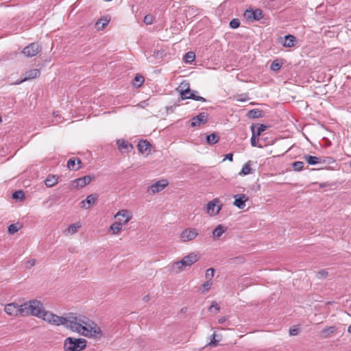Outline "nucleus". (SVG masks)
<instances>
[{"instance_id":"obj_1","label":"nucleus","mask_w":351,"mask_h":351,"mask_svg":"<svg viewBox=\"0 0 351 351\" xmlns=\"http://www.w3.org/2000/svg\"><path fill=\"white\" fill-rule=\"evenodd\" d=\"M71 330L89 338L99 339L103 335L102 330L96 323L84 316L75 314Z\"/></svg>"},{"instance_id":"obj_2","label":"nucleus","mask_w":351,"mask_h":351,"mask_svg":"<svg viewBox=\"0 0 351 351\" xmlns=\"http://www.w3.org/2000/svg\"><path fill=\"white\" fill-rule=\"evenodd\" d=\"M22 317L32 315L39 317L44 308L43 304L37 300H32L22 304Z\"/></svg>"},{"instance_id":"obj_3","label":"nucleus","mask_w":351,"mask_h":351,"mask_svg":"<svg viewBox=\"0 0 351 351\" xmlns=\"http://www.w3.org/2000/svg\"><path fill=\"white\" fill-rule=\"evenodd\" d=\"M87 341L85 339L69 337L64 341V351H82L86 347Z\"/></svg>"},{"instance_id":"obj_4","label":"nucleus","mask_w":351,"mask_h":351,"mask_svg":"<svg viewBox=\"0 0 351 351\" xmlns=\"http://www.w3.org/2000/svg\"><path fill=\"white\" fill-rule=\"evenodd\" d=\"M177 90L180 93V97L183 100L186 99H191L202 102L206 101V99L203 97H195V93H196V91L191 92L189 84L188 82H182L178 87Z\"/></svg>"},{"instance_id":"obj_5","label":"nucleus","mask_w":351,"mask_h":351,"mask_svg":"<svg viewBox=\"0 0 351 351\" xmlns=\"http://www.w3.org/2000/svg\"><path fill=\"white\" fill-rule=\"evenodd\" d=\"M74 313H68L65 317L58 316L53 313L52 319H51V324L55 326H64L66 328L71 330V326H72L74 318Z\"/></svg>"},{"instance_id":"obj_6","label":"nucleus","mask_w":351,"mask_h":351,"mask_svg":"<svg viewBox=\"0 0 351 351\" xmlns=\"http://www.w3.org/2000/svg\"><path fill=\"white\" fill-rule=\"evenodd\" d=\"M221 208L222 204L217 198H215L206 204V212L211 216L216 215L219 213Z\"/></svg>"},{"instance_id":"obj_7","label":"nucleus","mask_w":351,"mask_h":351,"mask_svg":"<svg viewBox=\"0 0 351 351\" xmlns=\"http://www.w3.org/2000/svg\"><path fill=\"white\" fill-rule=\"evenodd\" d=\"M22 304L19 305L16 303L12 302L5 306L4 311L11 316H21L22 317Z\"/></svg>"},{"instance_id":"obj_8","label":"nucleus","mask_w":351,"mask_h":351,"mask_svg":"<svg viewBox=\"0 0 351 351\" xmlns=\"http://www.w3.org/2000/svg\"><path fill=\"white\" fill-rule=\"evenodd\" d=\"M198 234L197 229L189 228L184 229L181 232L180 238L182 242H188L194 240L197 237Z\"/></svg>"},{"instance_id":"obj_9","label":"nucleus","mask_w":351,"mask_h":351,"mask_svg":"<svg viewBox=\"0 0 351 351\" xmlns=\"http://www.w3.org/2000/svg\"><path fill=\"white\" fill-rule=\"evenodd\" d=\"M41 46L37 43H32L26 46L23 50V53L28 58H31L37 55L41 50Z\"/></svg>"},{"instance_id":"obj_10","label":"nucleus","mask_w":351,"mask_h":351,"mask_svg":"<svg viewBox=\"0 0 351 351\" xmlns=\"http://www.w3.org/2000/svg\"><path fill=\"white\" fill-rule=\"evenodd\" d=\"M244 16L249 21H259L263 17V11L260 9H247L244 12Z\"/></svg>"},{"instance_id":"obj_11","label":"nucleus","mask_w":351,"mask_h":351,"mask_svg":"<svg viewBox=\"0 0 351 351\" xmlns=\"http://www.w3.org/2000/svg\"><path fill=\"white\" fill-rule=\"evenodd\" d=\"M169 182L167 180H160L154 184L150 185L147 188V191H151L152 194H156L162 191L167 185Z\"/></svg>"},{"instance_id":"obj_12","label":"nucleus","mask_w":351,"mask_h":351,"mask_svg":"<svg viewBox=\"0 0 351 351\" xmlns=\"http://www.w3.org/2000/svg\"><path fill=\"white\" fill-rule=\"evenodd\" d=\"M208 114L206 112H201L192 119L191 126L197 127L202 124H204L208 121Z\"/></svg>"},{"instance_id":"obj_13","label":"nucleus","mask_w":351,"mask_h":351,"mask_svg":"<svg viewBox=\"0 0 351 351\" xmlns=\"http://www.w3.org/2000/svg\"><path fill=\"white\" fill-rule=\"evenodd\" d=\"M234 198L233 205L239 209H243L245 206V202L249 199L248 196L242 193L234 195Z\"/></svg>"},{"instance_id":"obj_14","label":"nucleus","mask_w":351,"mask_h":351,"mask_svg":"<svg viewBox=\"0 0 351 351\" xmlns=\"http://www.w3.org/2000/svg\"><path fill=\"white\" fill-rule=\"evenodd\" d=\"M199 260V257L194 253H191L189 255L184 256L181 261V265H184L185 267L191 266Z\"/></svg>"},{"instance_id":"obj_15","label":"nucleus","mask_w":351,"mask_h":351,"mask_svg":"<svg viewBox=\"0 0 351 351\" xmlns=\"http://www.w3.org/2000/svg\"><path fill=\"white\" fill-rule=\"evenodd\" d=\"M98 198L97 194H90L86 198L80 202L81 207L85 209L89 208L93 204L95 203Z\"/></svg>"},{"instance_id":"obj_16","label":"nucleus","mask_w":351,"mask_h":351,"mask_svg":"<svg viewBox=\"0 0 351 351\" xmlns=\"http://www.w3.org/2000/svg\"><path fill=\"white\" fill-rule=\"evenodd\" d=\"M122 217L124 220L122 221L123 224H126L129 222L132 218V214L128 210L123 209L119 210L114 215L115 218Z\"/></svg>"},{"instance_id":"obj_17","label":"nucleus","mask_w":351,"mask_h":351,"mask_svg":"<svg viewBox=\"0 0 351 351\" xmlns=\"http://www.w3.org/2000/svg\"><path fill=\"white\" fill-rule=\"evenodd\" d=\"M81 160L77 158H71L67 162V167L72 171L79 170L81 167Z\"/></svg>"},{"instance_id":"obj_18","label":"nucleus","mask_w":351,"mask_h":351,"mask_svg":"<svg viewBox=\"0 0 351 351\" xmlns=\"http://www.w3.org/2000/svg\"><path fill=\"white\" fill-rule=\"evenodd\" d=\"M40 75V71L39 69H34L27 71L25 74V77L23 80H21L19 83L23 82L26 80L35 79L39 77Z\"/></svg>"},{"instance_id":"obj_19","label":"nucleus","mask_w":351,"mask_h":351,"mask_svg":"<svg viewBox=\"0 0 351 351\" xmlns=\"http://www.w3.org/2000/svg\"><path fill=\"white\" fill-rule=\"evenodd\" d=\"M92 178L90 176H85L75 179L73 182L76 184V187L83 188L90 182Z\"/></svg>"},{"instance_id":"obj_20","label":"nucleus","mask_w":351,"mask_h":351,"mask_svg":"<svg viewBox=\"0 0 351 351\" xmlns=\"http://www.w3.org/2000/svg\"><path fill=\"white\" fill-rule=\"evenodd\" d=\"M295 37L293 35L288 34L284 37L282 46L285 47H291L295 45Z\"/></svg>"},{"instance_id":"obj_21","label":"nucleus","mask_w":351,"mask_h":351,"mask_svg":"<svg viewBox=\"0 0 351 351\" xmlns=\"http://www.w3.org/2000/svg\"><path fill=\"white\" fill-rule=\"evenodd\" d=\"M247 116L250 119H258L264 117V112L259 109H252L247 112Z\"/></svg>"},{"instance_id":"obj_22","label":"nucleus","mask_w":351,"mask_h":351,"mask_svg":"<svg viewBox=\"0 0 351 351\" xmlns=\"http://www.w3.org/2000/svg\"><path fill=\"white\" fill-rule=\"evenodd\" d=\"M117 146H118V149L121 151L122 150H125V151H129V149H132L133 148L132 144H130L129 142H128L127 141L125 140H118L117 141Z\"/></svg>"},{"instance_id":"obj_23","label":"nucleus","mask_w":351,"mask_h":351,"mask_svg":"<svg viewBox=\"0 0 351 351\" xmlns=\"http://www.w3.org/2000/svg\"><path fill=\"white\" fill-rule=\"evenodd\" d=\"M303 158L308 162L310 165H315L322 162V159L317 156H313L311 155H304Z\"/></svg>"},{"instance_id":"obj_24","label":"nucleus","mask_w":351,"mask_h":351,"mask_svg":"<svg viewBox=\"0 0 351 351\" xmlns=\"http://www.w3.org/2000/svg\"><path fill=\"white\" fill-rule=\"evenodd\" d=\"M123 223H122V220L119 218V221H115L114 223H113L111 226H110V230L112 231V233L114 234H118L120 231L122 230V227H123Z\"/></svg>"},{"instance_id":"obj_25","label":"nucleus","mask_w":351,"mask_h":351,"mask_svg":"<svg viewBox=\"0 0 351 351\" xmlns=\"http://www.w3.org/2000/svg\"><path fill=\"white\" fill-rule=\"evenodd\" d=\"M336 327L334 326L324 328L320 332V335L323 338H328L336 331Z\"/></svg>"},{"instance_id":"obj_26","label":"nucleus","mask_w":351,"mask_h":351,"mask_svg":"<svg viewBox=\"0 0 351 351\" xmlns=\"http://www.w3.org/2000/svg\"><path fill=\"white\" fill-rule=\"evenodd\" d=\"M250 128H251L252 133V137L250 139L252 146L262 147V146L261 145L258 144L259 139L258 138V136L255 134L256 126L254 125H251Z\"/></svg>"},{"instance_id":"obj_27","label":"nucleus","mask_w":351,"mask_h":351,"mask_svg":"<svg viewBox=\"0 0 351 351\" xmlns=\"http://www.w3.org/2000/svg\"><path fill=\"white\" fill-rule=\"evenodd\" d=\"M227 228L219 224L213 231V235L214 238H219L223 232H226Z\"/></svg>"},{"instance_id":"obj_28","label":"nucleus","mask_w":351,"mask_h":351,"mask_svg":"<svg viewBox=\"0 0 351 351\" xmlns=\"http://www.w3.org/2000/svg\"><path fill=\"white\" fill-rule=\"evenodd\" d=\"M219 139V136L216 133H212L206 136V143L210 145L218 143Z\"/></svg>"},{"instance_id":"obj_29","label":"nucleus","mask_w":351,"mask_h":351,"mask_svg":"<svg viewBox=\"0 0 351 351\" xmlns=\"http://www.w3.org/2000/svg\"><path fill=\"white\" fill-rule=\"evenodd\" d=\"M151 147V144L147 140H141L138 144V149L141 153H145Z\"/></svg>"},{"instance_id":"obj_30","label":"nucleus","mask_w":351,"mask_h":351,"mask_svg":"<svg viewBox=\"0 0 351 351\" xmlns=\"http://www.w3.org/2000/svg\"><path fill=\"white\" fill-rule=\"evenodd\" d=\"M58 182V178L53 175H49L45 180V184L47 187H52Z\"/></svg>"},{"instance_id":"obj_31","label":"nucleus","mask_w":351,"mask_h":351,"mask_svg":"<svg viewBox=\"0 0 351 351\" xmlns=\"http://www.w3.org/2000/svg\"><path fill=\"white\" fill-rule=\"evenodd\" d=\"M40 316L38 318H42L45 322H48L51 324V319H52L53 313L51 312L45 311L43 308L42 313L40 315Z\"/></svg>"},{"instance_id":"obj_32","label":"nucleus","mask_w":351,"mask_h":351,"mask_svg":"<svg viewBox=\"0 0 351 351\" xmlns=\"http://www.w3.org/2000/svg\"><path fill=\"white\" fill-rule=\"evenodd\" d=\"M80 227H81L80 223H79V222L78 223H75L70 225L67 228L66 231L68 232L69 234H75L78 230V229Z\"/></svg>"},{"instance_id":"obj_33","label":"nucleus","mask_w":351,"mask_h":351,"mask_svg":"<svg viewBox=\"0 0 351 351\" xmlns=\"http://www.w3.org/2000/svg\"><path fill=\"white\" fill-rule=\"evenodd\" d=\"M109 21L106 19H100L97 23L96 26H97L98 29H104L107 25L108 24Z\"/></svg>"},{"instance_id":"obj_34","label":"nucleus","mask_w":351,"mask_h":351,"mask_svg":"<svg viewBox=\"0 0 351 351\" xmlns=\"http://www.w3.org/2000/svg\"><path fill=\"white\" fill-rule=\"evenodd\" d=\"M256 126L255 129V134L257 136H260L263 132H264L268 126L264 124H257L254 125Z\"/></svg>"},{"instance_id":"obj_35","label":"nucleus","mask_w":351,"mask_h":351,"mask_svg":"<svg viewBox=\"0 0 351 351\" xmlns=\"http://www.w3.org/2000/svg\"><path fill=\"white\" fill-rule=\"evenodd\" d=\"M250 162L251 161H248L243 165L241 172L239 173L240 175H247L251 173Z\"/></svg>"},{"instance_id":"obj_36","label":"nucleus","mask_w":351,"mask_h":351,"mask_svg":"<svg viewBox=\"0 0 351 351\" xmlns=\"http://www.w3.org/2000/svg\"><path fill=\"white\" fill-rule=\"evenodd\" d=\"M184 267H185L184 265H181L180 261H176L173 263L172 265V271L178 273L182 271L184 269Z\"/></svg>"},{"instance_id":"obj_37","label":"nucleus","mask_w":351,"mask_h":351,"mask_svg":"<svg viewBox=\"0 0 351 351\" xmlns=\"http://www.w3.org/2000/svg\"><path fill=\"white\" fill-rule=\"evenodd\" d=\"M195 58V53L189 51L184 55V60L186 63H191Z\"/></svg>"},{"instance_id":"obj_38","label":"nucleus","mask_w":351,"mask_h":351,"mask_svg":"<svg viewBox=\"0 0 351 351\" xmlns=\"http://www.w3.org/2000/svg\"><path fill=\"white\" fill-rule=\"evenodd\" d=\"M281 66L282 62H280L278 60H275L271 64L270 69L271 71H278L280 69Z\"/></svg>"},{"instance_id":"obj_39","label":"nucleus","mask_w":351,"mask_h":351,"mask_svg":"<svg viewBox=\"0 0 351 351\" xmlns=\"http://www.w3.org/2000/svg\"><path fill=\"white\" fill-rule=\"evenodd\" d=\"M144 80V77L142 75H137L134 78V85L137 87H139L143 84Z\"/></svg>"},{"instance_id":"obj_40","label":"nucleus","mask_w":351,"mask_h":351,"mask_svg":"<svg viewBox=\"0 0 351 351\" xmlns=\"http://www.w3.org/2000/svg\"><path fill=\"white\" fill-rule=\"evenodd\" d=\"M304 163L302 161H295L293 163L292 167L295 171H301L303 169Z\"/></svg>"},{"instance_id":"obj_41","label":"nucleus","mask_w":351,"mask_h":351,"mask_svg":"<svg viewBox=\"0 0 351 351\" xmlns=\"http://www.w3.org/2000/svg\"><path fill=\"white\" fill-rule=\"evenodd\" d=\"M213 280H206L203 285H202V287H203V290L202 291V293H205L206 292H207L208 291L210 290L211 286L213 285Z\"/></svg>"},{"instance_id":"obj_42","label":"nucleus","mask_w":351,"mask_h":351,"mask_svg":"<svg viewBox=\"0 0 351 351\" xmlns=\"http://www.w3.org/2000/svg\"><path fill=\"white\" fill-rule=\"evenodd\" d=\"M25 197V193L23 191H16L12 193V198L14 199H22Z\"/></svg>"},{"instance_id":"obj_43","label":"nucleus","mask_w":351,"mask_h":351,"mask_svg":"<svg viewBox=\"0 0 351 351\" xmlns=\"http://www.w3.org/2000/svg\"><path fill=\"white\" fill-rule=\"evenodd\" d=\"M215 269L213 268H209L206 270L205 274V278L206 280H213L212 278L214 276Z\"/></svg>"},{"instance_id":"obj_44","label":"nucleus","mask_w":351,"mask_h":351,"mask_svg":"<svg viewBox=\"0 0 351 351\" xmlns=\"http://www.w3.org/2000/svg\"><path fill=\"white\" fill-rule=\"evenodd\" d=\"M328 271L325 269H321L316 273V277L318 279L326 278L328 276Z\"/></svg>"},{"instance_id":"obj_45","label":"nucleus","mask_w":351,"mask_h":351,"mask_svg":"<svg viewBox=\"0 0 351 351\" xmlns=\"http://www.w3.org/2000/svg\"><path fill=\"white\" fill-rule=\"evenodd\" d=\"M154 20V17L153 15H152V14H147L144 17L143 22L146 25H151V24L153 23Z\"/></svg>"},{"instance_id":"obj_46","label":"nucleus","mask_w":351,"mask_h":351,"mask_svg":"<svg viewBox=\"0 0 351 351\" xmlns=\"http://www.w3.org/2000/svg\"><path fill=\"white\" fill-rule=\"evenodd\" d=\"M240 25V21L238 19H233L230 22V27L232 29H236Z\"/></svg>"},{"instance_id":"obj_47","label":"nucleus","mask_w":351,"mask_h":351,"mask_svg":"<svg viewBox=\"0 0 351 351\" xmlns=\"http://www.w3.org/2000/svg\"><path fill=\"white\" fill-rule=\"evenodd\" d=\"M18 231V228L14 223L10 225L8 228V232L10 234H13Z\"/></svg>"},{"instance_id":"obj_48","label":"nucleus","mask_w":351,"mask_h":351,"mask_svg":"<svg viewBox=\"0 0 351 351\" xmlns=\"http://www.w3.org/2000/svg\"><path fill=\"white\" fill-rule=\"evenodd\" d=\"M215 336L216 335L215 332L211 335V340L210 342L208 343L209 346L215 347L218 345L219 340L215 339Z\"/></svg>"},{"instance_id":"obj_49","label":"nucleus","mask_w":351,"mask_h":351,"mask_svg":"<svg viewBox=\"0 0 351 351\" xmlns=\"http://www.w3.org/2000/svg\"><path fill=\"white\" fill-rule=\"evenodd\" d=\"M164 55V51H155L154 52L153 56L156 59L162 58Z\"/></svg>"},{"instance_id":"obj_50","label":"nucleus","mask_w":351,"mask_h":351,"mask_svg":"<svg viewBox=\"0 0 351 351\" xmlns=\"http://www.w3.org/2000/svg\"><path fill=\"white\" fill-rule=\"evenodd\" d=\"M35 262H36V260L35 259H32V260H29L28 261L27 263H26V268H31L32 267H33L34 265H35Z\"/></svg>"},{"instance_id":"obj_51","label":"nucleus","mask_w":351,"mask_h":351,"mask_svg":"<svg viewBox=\"0 0 351 351\" xmlns=\"http://www.w3.org/2000/svg\"><path fill=\"white\" fill-rule=\"evenodd\" d=\"M298 333V328H291L289 330V335L291 336L297 335Z\"/></svg>"},{"instance_id":"obj_52","label":"nucleus","mask_w":351,"mask_h":351,"mask_svg":"<svg viewBox=\"0 0 351 351\" xmlns=\"http://www.w3.org/2000/svg\"><path fill=\"white\" fill-rule=\"evenodd\" d=\"M213 308H215L217 311H219L220 309V306H219L218 304H217L216 302H213L212 305L210 306L209 310L211 311V309Z\"/></svg>"},{"instance_id":"obj_53","label":"nucleus","mask_w":351,"mask_h":351,"mask_svg":"<svg viewBox=\"0 0 351 351\" xmlns=\"http://www.w3.org/2000/svg\"><path fill=\"white\" fill-rule=\"evenodd\" d=\"M223 160H228L230 161H232V160H233V154L232 153L226 154L225 156V158Z\"/></svg>"},{"instance_id":"obj_54","label":"nucleus","mask_w":351,"mask_h":351,"mask_svg":"<svg viewBox=\"0 0 351 351\" xmlns=\"http://www.w3.org/2000/svg\"><path fill=\"white\" fill-rule=\"evenodd\" d=\"M226 320H227V317H225V316H223V317H221L220 318H219L218 322H219V323H220V324H223V323H224Z\"/></svg>"},{"instance_id":"obj_55","label":"nucleus","mask_w":351,"mask_h":351,"mask_svg":"<svg viewBox=\"0 0 351 351\" xmlns=\"http://www.w3.org/2000/svg\"><path fill=\"white\" fill-rule=\"evenodd\" d=\"M319 188H324V187H326V186H329V184L327 182H323V183L319 184Z\"/></svg>"},{"instance_id":"obj_56","label":"nucleus","mask_w":351,"mask_h":351,"mask_svg":"<svg viewBox=\"0 0 351 351\" xmlns=\"http://www.w3.org/2000/svg\"><path fill=\"white\" fill-rule=\"evenodd\" d=\"M143 300L145 302H147L149 300V295H147L143 297Z\"/></svg>"},{"instance_id":"obj_57","label":"nucleus","mask_w":351,"mask_h":351,"mask_svg":"<svg viewBox=\"0 0 351 351\" xmlns=\"http://www.w3.org/2000/svg\"><path fill=\"white\" fill-rule=\"evenodd\" d=\"M348 331L351 333V325L348 327Z\"/></svg>"},{"instance_id":"obj_58","label":"nucleus","mask_w":351,"mask_h":351,"mask_svg":"<svg viewBox=\"0 0 351 351\" xmlns=\"http://www.w3.org/2000/svg\"><path fill=\"white\" fill-rule=\"evenodd\" d=\"M53 116H55V117H57V116H58V114H56V112H54L53 113Z\"/></svg>"},{"instance_id":"obj_59","label":"nucleus","mask_w":351,"mask_h":351,"mask_svg":"<svg viewBox=\"0 0 351 351\" xmlns=\"http://www.w3.org/2000/svg\"><path fill=\"white\" fill-rule=\"evenodd\" d=\"M2 122L1 117L0 116V123Z\"/></svg>"}]
</instances>
